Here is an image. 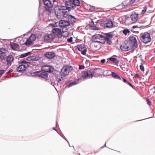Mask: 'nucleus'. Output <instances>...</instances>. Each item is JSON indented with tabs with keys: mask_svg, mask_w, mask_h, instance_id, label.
Masks as SVG:
<instances>
[{
	"mask_svg": "<svg viewBox=\"0 0 155 155\" xmlns=\"http://www.w3.org/2000/svg\"><path fill=\"white\" fill-rule=\"evenodd\" d=\"M112 37V35L109 34H107L105 37L100 34H96L92 36L91 40L94 42L104 44L105 40L109 41L110 38Z\"/></svg>",
	"mask_w": 155,
	"mask_h": 155,
	"instance_id": "f257e3e1",
	"label": "nucleus"
},
{
	"mask_svg": "<svg viewBox=\"0 0 155 155\" xmlns=\"http://www.w3.org/2000/svg\"><path fill=\"white\" fill-rule=\"evenodd\" d=\"M100 69H94L89 71H83L81 73V76L84 79L91 78L93 76H97L99 74Z\"/></svg>",
	"mask_w": 155,
	"mask_h": 155,
	"instance_id": "f03ea898",
	"label": "nucleus"
},
{
	"mask_svg": "<svg viewBox=\"0 0 155 155\" xmlns=\"http://www.w3.org/2000/svg\"><path fill=\"white\" fill-rule=\"evenodd\" d=\"M67 8L63 9L62 7L55 11V14L57 18L59 19L67 18L68 15V12L67 11Z\"/></svg>",
	"mask_w": 155,
	"mask_h": 155,
	"instance_id": "7ed1b4c3",
	"label": "nucleus"
},
{
	"mask_svg": "<svg viewBox=\"0 0 155 155\" xmlns=\"http://www.w3.org/2000/svg\"><path fill=\"white\" fill-rule=\"evenodd\" d=\"M140 40L145 44L150 42L152 39L150 33L147 32L141 33L140 35Z\"/></svg>",
	"mask_w": 155,
	"mask_h": 155,
	"instance_id": "20e7f679",
	"label": "nucleus"
},
{
	"mask_svg": "<svg viewBox=\"0 0 155 155\" xmlns=\"http://www.w3.org/2000/svg\"><path fill=\"white\" fill-rule=\"evenodd\" d=\"M138 15L139 14L136 12L133 13L130 15V18L131 20V21L130 22H129V21L130 20V18H127L125 20V23L127 24H129L135 22L138 20L139 19Z\"/></svg>",
	"mask_w": 155,
	"mask_h": 155,
	"instance_id": "39448f33",
	"label": "nucleus"
},
{
	"mask_svg": "<svg viewBox=\"0 0 155 155\" xmlns=\"http://www.w3.org/2000/svg\"><path fill=\"white\" fill-rule=\"evenodd\" d=\"M66 8L68 11H70L71 9L78 6V0H72L68 2L66 4Z\"/></svg>",
	"mask_w": 155,
	"mask_h": 155,
	"instance_id": "423d86ee",
	"label": "nucleus"
},
{
	"mask_svg": "<svg viewBox=\"0 0 155 155\" xmlns=\"http://www.w3.org/2000/svg\"><path fill=\"white\" fill-rule=\"evenodd\" d=\"M130 45L133 48H136L138 47L137 42L136 36H130L129 37V43Z\"/></svg>",
	"mask_w": 155,
	"mask_h": 155,
	"instance_id": "0eeeda50",
	"label": "nucleus"
},
{
	"mask_svg": "<svg viewBox=\"0 0 155 155\" xmlns=\"http://www.w3.org/2000/svg\"><path fill=\"white\" fill-rule=\"evenodd\" d=\"M72 70V68L71 66L63 67L61 70V75L64 77L66 76Z\"/></svg>",
	"mask_w": 155,
	"mask_h": 155,
	"instance_id": "6e6552de",
	"label": "nucleus"
},
{
	"mask_svg": "<svg viewBox=\"0 0 155 155\" xmlns=\"http://www.w3.org/2000/svg\"><path fill=\"white\" fill-rule=\"evenodd\" d=\"M101 25L102 26L108 28H111L115 26L113 22L110 20L102 21L101 24Z\"/></svg>",
	"mask_w": 155,
	"mask_h": 155,
	"instance_id": "1a4fd4ad",
	"label": "nucleus"
},
{
	"mask_svg": "<svg viewBox=\"0 0 155 155\" xmlns=\"http://www.w3.org/2000/svg\"><path fill=\"white\" fill-rule=\"evenodd\" d=\"M132 47L130 45L129 42L124 43L120 46L121 49L124 51L129 50Z\"/></svg>",
	"mask_w": 155,
	"mask_h": 155,
	"instance_id": "9d476101",
	"label": "nucleus"
},
{
	"mask_svg": "<svg viewBox=\"0 0 155 155\" xmlns=\"http://www.w3.org/2000/svg\"><path fill=\"white\" fill-rule=\"evenodd\" d=\"M78 50L81 52L82 54L85 55L87 52V48L84 45H81L78 47Z\"/></svg>",
	"mask_w": 155,
	"mask_h": 155,
	"instance_id": "9b49d317",
	"label": "nucleus"
},
{
	"mask_svg": "<svg viewBox=\"0 0 155 155\" xmlns=\"http://www.w3.org/2000/svg\"><path fill=\"white\" fill-rule=\"evenodd\" d=\"M44 4L46 6V8H48V9L49 12L51 13L50 8L53 7V5L49 0H43Z\"/></svg>",
	"mask_w": 155,
	"mask_h": 155,
	"instance_id": "f8f14e48",
	"label": "nucleus"
},
{
	"mask_svg": "<svg viewBox=\"0 0 155 155\" xmlns=\"http://www.w3.org/2000/svg\"><path fill=\"white\" fill-rule=\"evenodd\" d=\"M139 1V0H126L123 3V4L124 6H128L131 5L135 2H138Z\"/></svg>",
	"mask_w": 155,
	"mask_h": 155,
	"instance_id": "ddd939ff",
	"label": "nucleus"
},
{
	"mask_svg": "<svg viewBox=\"0 0 155 155\" xmlns=\"http://www.w3.org/2000/svg\"><path fill=\"white\" fill-rule=\"evenodd\" d=\"M52 31L54 35H57L58 37H61L62 33L61 29L55 28L52 30Z\"/></svg>",
	"mask_w": 155,
	"mask_h": 155,
	"instance_id": "4468645a",
	"label": "nucleus"
},
{
	"mask_svg": "<svg viewBox=\"0 0 155 155\" xmlns=\"http://www.w3.org/2000/svg\"><path fill=\"white\" fill-rule=\"evenodd\" d=\"M42 70L45 72H51L53 71V68L48 65L43 66L41 68Z\"/></svg>",
	"mask_w": 155,
	"mask_h": 155,
	"instance_id": "2eb2a0df",
	"label": "nucleus"
},
{
	"mask_svg": "<svg viewBox=\"0 0 155 155\" xmlns=\"http://www.w3.org/2000/svg\"><path fill=\"white\" fill-rule=\"evenodd\" d=\"M28 66V65H24L21 64L18 67L17 69L16 70L18 72H22L25 71L26 67Z\"/></svg>",
	"mask_w": 155,
	"mask_h": 155,
	"instance_id": "dca6fc26",
	"label": "nucleus"
},
{
	"mask_svg": "<svg viewBox=\"0 0 155 155\" xmlns=\"http://www.w3.org/2000/svg\"><path fill=\"white\" fill-rule=\"evenodd\" d=\"M13 59L14 57L12 55H9L8 56L6 60L7 65L8 66H10L11 65Z\"/></svg>",
	"mask_w": 155,
	"mask_h": 155,
	"instance_id": "f3484780",
	"label": "nucleus"
},
{
	"mask_svg": "<svg viewBox=\"0 0 155 155\" xmlns=\"http://www.w3.org/2000/svg\"><path fill=\"white\" fill-rule=\"evenodd\" d=\"M70 23L69 21L64 20H61L59 23V26L61 27H64L68 26L70 25Z\"/></svg>",
	"mask_w": 155,
	"mask_h": 155,
	"instance_id": "a211bd4d",
	"label": "nucleus"
},
{
	"mask_svg": "<svg viewBox=\"0 0 155 155\" xmlns=\"http://www.w3.org/2000/svg\"><path fill=\"white\" fill-rule=\"evenodd\" d=\"M35 74L36 75L43 78H46L48 76L47 74L41 71L36 72Z\"/></svg>",
	"mask_w": 155,
	"mask_h": 155,
	"instance_id": "6ab92c4d",
	"label": "nucleus"
},
{
	"mask_svg": "<svg viewBox=\"0 0 155 155\" xmlns=\"http://www.w3.org/2000/svg\"><path fill=\"white\" fill-rule=\"evenodd\" d=\"M67 18H68V21H69L70 23V22H71L72 24L74 23L76 20V19L74 18V17L72 16L71 15H68V16Z\"/></svg>",
	"mask_w": 155,
	"mask_h": 155,
	"instance_id": "aec40b11",
	"label": "nucleus"
},
{
	"mask_svg": "<svg viewBox=\"0 0 155 155\" xmlns=\"http://www.w3.org/2000/svg\"><path fill=\"white\" fill-rule=\"evenodd\" d=\"M54 38V36L52 34H47L44 36L45 40H53Z\"/></svg>",
	"mask_w": 155,
	"mask_h": 155,
	"instance_id": "412c9836",
	"label": "nucleus"
},
{
	"mask_svg": "<svg viewBox=\"0 0 155 155\" xmlns=\"http://www.w3.org/2000/svg\"><path fill=\"white\" fill-rule=\"evenodd\" d=\"M45 56L47 58L51 59L54 58L55 55L53 52H48L45 54Z\"/></svg>",
	"mask_w": 155,
	"mask_h": 155,
	"instance_id": "4be33fe9",
	"label": "nucleus"
},
{
	"mask_svg": "<svg viewBox=\"0 0 155 155\" xmlns=\"http://www.w3.org/2000/svg\"><path fill=\"white\" fill-rule=\"evenodd\" d=\"M115 57H116L115 55H113L111 57L108 58V60L113 62L116 64H117L118 63L119 61L117 58H115Z\"/></svg>",
	"mask_w": 155,
	"mask_h": 155,
	"instance_id": "5701e85b",
	"label": "nucleus"
},
{
	"mask_svg": "<svg viewBox=\"0 0 155 155\" xmlns=\"http://www.w3.org/2000/svg\"><path fill=\"white\" fill-rule=\"evenodd\" d=\"M10 46L14 50H16L18 48V45L16 43H11Z\"/></svg>",
	"mask_w": 155,
	"mask_h": 155,
	"instance_id": "b1692460",
	"label": "nucleus"
},
{
	"mask_svg": "<svg viewBox=\"0 0 155 155\" xmlns=\"http://www.w3.org/2000/svg\"><path fill=\"white\" fill-rule=\"evenodd\" d=\"M112 77L114 78L119 79H120V77L118 75L117 73L114 72H112Z\"/></svg>",
	"mask_w": 155,
	"mask_h": 155,
	"instance_id": "393cba45",
	"label": "nucleus"
},
{
	"mask_svg": "<svg viewBox=\"0 0 155 155\" xmlns=\"http://www.w3.org/2000/svg\"><path fill=\"white\" fill-rule=\"evenodd\" d=\"M33 44V42L31 40H29V38L26 41L25 43V44L26 45H32Z\"/></svg>",
	"mask_w": 155,
	"mask_h": 155,
	"instance_id": "a878e982",
	"label": "nucleus"
},
{
	"mask_svg": "<svg viewBox=\"0 0 155 155\" xmlns=\"http://www.w3.org/2000/svg\"><path fill=\"white\" fill-rule=\"evenodd\" d=\"M29 40H30L33 42L36 39V37L34 34H32L29 38Z\"/></svg>",
	"mask_w": 155,
	"mask_h": 155,
	"instance_id": "bb28decb",
	"label": "nucleus"
},
{
	"mask_svg": "<svg viewBox=\"0 0 155 155\" xmlns=\"http://www.w3.org/2000/svg\"><path fill=\"white\" fill-rule=\"evenodd\" d=\"M31 54V53L30 52H27L26 53H25V54H21L20 55V58H24L29 54Z\"/></svg>",
	"mask_w": 155,
	"mask_h": 155,
	"instance_id": "cd10ccee",
	"label": "nucleus"
},
{
	"mask_svg": "<svg viewBox=\"0 0 155 155\" xmlns=\"http://www.w3.org/2000/svg\"><path fill=\"white\" fill-rule=\"evenodd\" d=\"M18 63L19 64H24V65H28V62H26L25 60H20L18 62Z\"/></svg>",
	"mask_w": 155,
	"mask_h": 155,
	"instance_id": "c85d7f7f",
	"label": "nucleus"
},
{
	"mask_svg": "<svg viewBox=\"0 0 155 155\" xmlns=\"http://www.w3.org/2000/svg\"><path fill=\"white\" fill-rule=\"evenodd\" d=\"M77 84V83H76V81L72 82L70 83L69 84H68L67 86H68V87H69L72 86L76 85Z\"/></svg>",
	"mask_w": 155,
	"mask_h": 155,
	"instance_id": "c756f323",
	"label": "nucleus"
},
{
	"mask_svg": "<svg viewBox=\"0 0 155 155\" xmlns=\"http://www.w3.org/2000/svg\"><path fill=\"white\" fill-rule=\"evenodd\" d=\"M5 56L6 55L4 54L0 55V59L2 61L5 59Z\"/></svg>",
	"mask_w": 155,
	"mask_h": 155,
	"instance_id": "7c9ffc66",
	"label": "nucleus"
},
{
	"mask_svg": "<svg viewBox=\"0 0 155 155\" xmlns=\"http://www.w3.org/2000/svg\"><path fill=\"white\" fill-rule=\"evenodd\" d=\"M130 32V31L128 29H125L123 31V33L125 35H127Z\"/></svg>",
	"mask_w": 155,
	"mask_h": 155,
	"instance_id": "2f4dec72",
	"label": "nucleus"
},
{
	"mask_svg": "<svg viewBox=\"0 0 155 155\" xmlns=\"http://www.w3.org/2000/svg\"><path fill=\"white\" fill-rule=\"evenodd\" d=\"M101 43H98L94 42V46L96 48H100V44Z\"/></svg>",
	"mask_w": 155,
	"mask_h": 155,
	"instance_id": "473e14b6",
	"label": "nucleus"
},
{
	"mask_svg": "<svg viewBox=\"0 0 155 155\" xmlns=\"http://www.w3.org/2000/svg\"><path fill=\"white\" fill-rule=\"evenodd\" d=\"M147 10V7L146 6H145L143 9L142 10V12L141 13L142 14H143L145 13V12Z\"/></svg>",
	"mask_w": 155,
	"mask_h": 155,
	"instance_id": "72a5a7b5",
	"label": "nucleus"
},
{
	"mask_svg": "<svg viewBox=\"0 0 155 155\" xmlns=\"http://www.w3.org/2000/svg\"><path fill=\"white\" fill-rule=\"evenodd\" d=\"M92 30H97V28L94 25H93L91 26V27H89Z\"/></svg>",
	"mask_w": 155,
	"mask_h": 155,
	"instance_id": "f704fd0d",
	"label": "nucleus"
},
{
	"mask_svg": "<svg viewBox=\"0 0 155 155\" xmlns=\"http://www.w3.org/2000/svg\"><path fill=\"white\" fill-rule=\"evenodd\" d=\"M3 51H5V49L4 48H2L0 49V55L4 54V52H3Z\"/></svg>",
	"mask_w": 155,
	"mask_h": 155,
	"instance_id": "c9c22d12",
	"label": "nucleus"
},
{
	"mask_svg": "<svg viewBox=\"0 0 155 155\" xmlns=\"http://www.w3.org/2000/svg\"><path fill=\"white\" fill-rule=\"evenodd\" d=\"M140 68L141 69V70L142 71H144V67L142 63L141 64V65L140 66Z\"/></svg>",
	"mask_w": 155,
	"mask_h": 155,
	"instance_id": "e433bc0d",
	"label": "nucleus"
},
{
	"mask_svg": "<svg viewBox=\"0 0 155 155\" xmlns=\"http://www.w3.org/2000/svg\"><path fill=\"white\" fill-rule=\"evenodd\" d=\"M94 25V22L92 20H91V21L90 22L89 27H91V26L93 25Z\"/></svg>",
	"mask_w": 155,
	"mask_h": 155,
	"instance_id": "4c0bfd02",
	"label": "nucleus"
},
{
	"mask_svg": "<svg viewBox=\"0 0 155 155\" xmlns=\"http://www.w3.org/2000/svg\"><path fill=\"white\" fill-rule=\"evenodd\" d=\"M85 68L84 66L83 65H79V69H83Z\"/></svg>",
	"mask_w": 155,
	"mask_h": 155,
	"instance_id": "58836bf2",
	"label": "nucleus"
},
{
	"mask_svg": "<svg viewBox=\"0 0 155 155\" xmlns=\"http://www.w3.org/2000/svg\"><path fill=\"white\" fill-rule=\"evenodd\" d=\"M4 70H0V78L1 76L4 73Z\"/></svg>",
	"mask_w": 155,
	"mask_h": 155,
	"instance_id": "ea45409f",
	"label": "nucleus"
},
{
	"mask_svg": "<svg viewBox=\"0 0 155 155\" xmlns=\"http://www.w3.org/2000/svg\"><path fill=\"white\" fill-rule=\"evenodd\" d=\"M67 41L69 42H71L72 41V37H71L70 38H68L67 40Z\"/></svg>",
	"mask_w": 155,
	"mask_h": 155,
	"instance_id": "a19ab883",
	"label": "nucleus"
},
{
	"mask_svg": "<svg viewBox=\"0 0 155 155\" xmlns=\"http://www.w3.org/2000/svg\"><path fill=\"white\" fill-rule=\"evenodd\" d=\"M26 59L28 61H30L32 60V58L31 57H28Z\"/></svg>",
	"mask_w": 155,
	"mask_h": 155,
	"instance_id": "79ce46f5",
	"label": "nucleus"
},
{
	"mask_svg": "<svg viewBox=\"0 0 155 155\" xmlns=\"http://www.w3.org/2000/svg\"><path fill=\"white\" fill-rule=\"evenodd\" d=\"M123 81L124 83H126L127 84L128 83V81L126 79H125L123 78Z\"/></svg>",
	"mask_w": 155,
	"mask_h": 155,
	"instance_id": "37998d69",
	"label": "nucleus"
},
{
	"mask_svg": "<svg viewBox=\"0 0 155 155\" xmlns=\"http://www.w3.org/2000/svg\"><path fill=\"white\" fill-rule=\"evenodd\" d=\"M147 103L149 105H150V104H151V102L149 100V99H147Z\"/></svg>",
	"mask_w": 155,
	"mask_h": 155,
	"instance_id": "c03bdc74",
	"label": "nucleus"
},
{
	"mask_svg": "<svg viewBox=\"0 0 155 155\" xmlns=\"http://www.w3.org/2000/svg\"><path fill=\"white\" fill-rule=\"evenodd\" d=\"M105 61H106V60L105 59H102L101 60V62L102 63H104L105 62Z\"/></svg>",
	"mask_w": 155,
	"mask_h": 155,
	"instance_id": "a18cd8bd",
	"label": "nucleus"
},
{
	"mask_svg": "<svg viewBox=\"0 0 155 155\" xmlns=\"http://www.w3.org/2000/svg\"><path fill=\"white\" fill-rule=\"evenodd\" d=\"M13 71V70L12 69H10V70L7 73V74H8L9 73H10L11 72H12Z\"/></svg>",
	"mask_w": 155,
	"mask_h": 155,
	"instance_id": "49530a36",
	"label": "nucleus"
},
{
	"mask_svg": "<svg viewBox=\"0 0 155 155\" xmlns=\"http://www.w3.org/2000/svg\"><path fill=\"white\" fill-rule=\"evenodd\" d=\"M127 84H129L131 87H133V86H132V84H130V83L129 82H128Z\"/></svg>",
	"mask_w": 155,
	"mask_h": 155,
	"instance_id": "de8ad7c7",
	"label": "nucleus"
},
{
	"mask_svg": "<svg viewBox=\"0 0 155 155\" xmlns=\"http://www.w3.org/2000/svg\"><path fill=\"white\" fill-rule=\"evenodd\" d=\"M119 7H121V8H122V5H119L118 6H117V9H118V8Z\"/></svg>",
	"mask_w": 155,
	"mask_h": 155,
	"instance_id": "09e8293b",
	"label": "nucleus"
},
{
	"mask_svg": "<svg viewBox=\"0 0 155 155\" xmlns=\"http://www.w3.org/2000/svg\"><path fill=\"white\" fill-rule=\"evenodd\" d=\"M62 81V80L61 79H59L58 80V81L59 83H61V81Z\"/></svg>",
	"mask_w": 155,
	"mask_h": 155,
	"instance_id": "8fccbe9b",
	"label": "nucleus"
},
{
	"mask_svg": "<svg viewBox=\"0 0 155 155\" xmlns=\"http://www.w3.org/2000/svg\"><path fill=\"white\" fill-rule=\"evenodd\" d=\"M137 27V26H133V28L134 29V28H136Z\"/></svg>",
	"mask_w": 155,
	"mask_h": 155,
	"instance_id": "3c124183",
	"label": "nucleus"
},
{
	"mask_svg": "<svg viewBox=\"0 0 155 155\" xmlns=\"http://www.w3.org/2000/svg\"><path fill=\"white\" fill-rule=\"evenodd\" d=\"M135 77H139V76L137 74H136L135 75Z\"/></svg>",
	"mask_w": 155,
	"mask_h": 155,
	"instance_id": "603ef678",
	"label": "nucleus"
},
{
	"mask_svg": "<svg viewBox=\"0 0 155 155\" xmlns=\"http://www.w3.org/2000/svg\"><path fill=\"white\" fill-rule=\"evenodd\" d=\"M79 4H80V2L79 1V0H78V6L79 5Z\"/></svg>",
	"mask_w": 155,
	"mask_h": 155,
	"instance_id": "864d4df0",
	"label": "nucleus"
},
{
	"mask_svg": "<svg viewBox=\"0 0 155 155\" xmlns=\"http://www.w3.org/2000/svg\"><path fill=\"white\" fill-rule=\"evenodd\" d=\"M75 47L76 48H78V47H77V46H75Z\"/></svg>",
	"mask_w": 155,
	"mask_h": 155,
	"instance_id": "5fc2aeb1",
	"label": "nucleus"
},
{
	"mask_svg": "<svg viewBox=\"0 0 155 155\" xmlns=\"http://www.w3.org/2000/svg\"><path fill=\"white\" fill-rule=\"evenodd\" d=\"M154 52L155 53V50L154 51Z\"/></svg>",
	"mask_w": 155,
	"mask_h": 155,
	"instance_id": "6e6d98bb",
	"label": "nucleus"
},
{
	"mask_svg": "<svg viewBox=\"0 0 155 155\" xmlns=\"http://www.w3.org/2000/svg\"><path fill=\"white\" fill-rule=\"evenodd\" d=\"M61 78H62V80H63V79L62 78V77H61Z\"/></svg>",
	"mask_w": 155,
	"mask_h": 155,
	"instance_id": "4d7b16f0",
	"label": "nucleus"
}]
</instances>
